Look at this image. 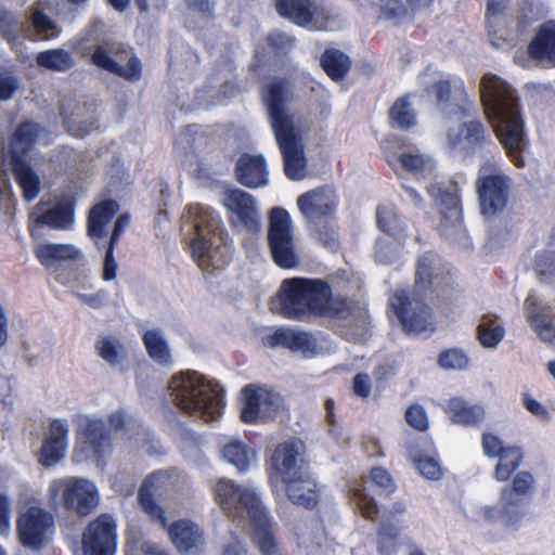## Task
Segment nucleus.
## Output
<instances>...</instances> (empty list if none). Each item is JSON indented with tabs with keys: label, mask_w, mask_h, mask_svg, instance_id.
I'll list each match as a JSON object with an SVG mask.
<instances>
[{
	"label": "nucleus",
	"mask_w": 555,
	"mask_h": 555,
	"mask_svg": "<svg viewBox=\"0 0 555 555\" xmlns=\"http://www.w3.org/2000/svg\"><path fill=\"white\" fill-rule=\"evenodd\" d=\"M17 87L16 78L0 68V101L11 99Z\"/></svg>",
	"instance_id": "60"
},
{
	"label": "nucleus",
	"mask_w": 555,
	"mask_h": 555,
	"mask_svg": "<svg viewBox=\"0 0 555 555\" xmlns=\"http://www.w3.org/2000/svg\"><path fill=\"white\" fill-rule=\"evenodd\" d=\"M41 128L37 122L22 121L10 138V156L22 155L23 158L33 150Z\"/></svg>",
	"instance_id": "34"
},
{
	"label": "nucleus",
	"mask_w": 555,
	"mask_h": 555,
	"mask_svg": "<svg viewBox=\"0 0 555 555\" xmlns=\"http://www.w3.org/2000/svg\"><path fill=\"white\" fill-rule=\"evenodd\" d=\"M263 341L270 348L282 347L293 352H308L315 349V343L309 333L284 326L267 335Z\"/></svg>",
	"instance_id": "29"
},
{
	"label": "nucleus",
	"mask_w": 555,
	"mask_h": 555,
	"mask_svg": "<svg viewBox=\"0 0 555 555\" xmlns=\"http://www.w3.org/2000/svg\"><path fill=\"white\" fill-rule=\"evenodd\" d=\"M95 350L99 357L113 366L120 363L126 357L124 345L112 336L99 339L95 344Z\"/></svg>",
	"instance_id": "49"
},
{
	"label": "nucleus",
	"mask_w": 555,
	"mask_h": 555,
	"mask_svg": "<svg viewBox=\"0 0 555 555\" xmlns=\"http://www.w3.org/2000/svg\"><path fill=\"white\" fill-rule=\"evenodd\" d=\"M453 423L463 426H476L485 417V410L479 404H469L462 398H451L447 409Z\"/></svg>",
	"instance_id": "35"
},
{
	"label": "nucleus",
	"mask_w": 555,
	"mask_h": 555,
	"mask_svg": "<svg viewBox=\"0 0 555 555\" xmlns=\"http://www.w3.org/2000/svg\"><path fill=\"white\" fill-rule=\"evenodd\" d=\"M236 181L246 188L257 189L269 182L266 158L261 155L243 153L234 167Z\"/></svg>",
	"instance_id": "27"
},
{
	"label": "nucleus",
	"mask_w": 555,
	"mask_h": 555,
	"mask_svg": "<svg viewBox=\"0 0 555 555\" xmlns=\"http://www.w3.org/2000/svg\"><path fill=\"white\" fill-rule=\"evenodd\" d=\"M349 498L366 520L375 521L379 514V507L375 499L367 492L363 481H353L349 486Z\"/></svg>",
	"instance_id": "40"
},
{
	"label": "nucleus",
	"mask_w": 555,
	"mask_h": 555,
	"mask_svg": "<svg viewBox=\"0 0 555 555\" xmlns=\"http://www.w3.org/2000/svg\"><path fill=\"white\" fill-rule=\"evenodd\" d=\"M337 205L335 191L326 186L308 191L297 198V206L308 221L334 218Z\"/></svg>",
	"instance_id": "24"
},
{
	"label": "nucleus",
	"mask_w": 555,
	"mask_h": 555,
	"mask_svg": "<svg viewBox=\"0 0 555 555\" xmlns=\"http://www.w3.org/2000/svg\"><path fill=\"white\" fill-rule=\"evenodd\" d=\"M427 91L434 93L437 104L443 108H452L455 114L466 116L468 96L464 80L459 76L449 75L431 83Z\"/></svg>",
	"instance_id": "21"
},
{
	"label": "nucleus",
	"mask_w": 555,
	"mask_h": 555,
	"mask_svg": "<svg viewBox=\"0 0 555 555\" xmlns=\"http://www.w3.org/2000/svg\"><path fill=\"white\" fill-rule=\"evenodd\" d=\"M401 167L417 177H426L435 169L433 159L420 153H401L398 157Z\"/></svg>",
	"instance_id": "48"
},
{
	"label": "nucleus",
	"mask_w": 555,
	"mask_h": 555,
	"mask_svg": "<svg viewBox=\"0 0 555 555\" xmlns=\"http://www.w3.org/2000/svg\"><path fill=\"white\" fill-rule=\"evenodd\" d=\"M222 456L238 472H246L249 468L251 460L255 457V451L248 444L233 439L222 447Z\"/></svg>",
	"instance_id": "42"
},
{
	"label": "nucleus",
	"mask_w": 555,
	"mask_h": 555,
	"mask_svg": "<svg viewBox=\"0 0 555 555\" xmlns=\"http://www.w3.org/2000/svg\"><path fill=\"white\" fill-rule=\"evenodd\" d=\"M127 53V49L117 42L105 41L92 48L90 53V62L99 69L114 74L130 82H137L142 77V64L140 59L132 54L126 66L120 65L117 60H122V54Z\"/></svg>",
	"instance_id": "11"
},
{
	"label": "nucleus",
	"mask_w": 555,
	"mask_h": 555,
	"mask_svg": "<svg viewBox=\"0 0 555 555\" xmlns=\"http://www.w3.org/2000/svg\"><path fill=\"white\" fill-rule=\"evenodd\" d=\"M437 362L444 370H464L468 366L469 358L460 348H449L439 353Z\"/></svg>",
	"instance_id": "53"
},
{
	"label": "nucleus",
	"mask_w": 555,
	"mask_h": 555,
	"mask_svg": "<svg viewBox=\"0 0 555 555\" xmlns=\"http://www.w3.org/2000/svg\"><path fill=\"white\" fill-rule=\"evenodd\" d=\"M320 64L326 75L335 82L344 80L351 68L350 57L334 48L326 49L322 53Z\"/></svg>",
	"instance_id": "38"
},
{
	"label": "nucleus",
	"mask_w": 555,
	"mask_h": 555,
	"mask_svg": "<svg viewBox=\"0 0 555 555\" xmlns=\"http://www.w3.org/2000/svg\"><path fill=\"white\" fill-rule=\"evenodd\" d=\"M186 210L193 218L196 233L190 244L194 261L208 273L222 270L231 260V250L222 242L220 216L210 207L199 204H191Z\"/></svg>",
	"instance_id": "7"
},
{
	"label": "nucleus",
	"mask_w": 555,
	"mask_h": 555,
	"mask_svg": "<svg viewBox=\"0 0 555 555\" xmlns=\"http://www.w3.org/2000/svg\"><path fill=\"white\" fill-rule=\"evenodd\" d=\"M400 535L399 528L389 522L383 521L378 528V553L379 555H390L396 551Z\"/></svg>",
	"instance_id": "51"
},
{
	"label": "nucleus",
	"mask_w": 555,
	"mask_h": 555,
	"mask_svg": "<svg viewBox=\"0 0 555 555\" xmlns=\"http://www.w3.org/2000/svg\"><path fill=\"white\" fill-rule=\"evenodd\" d=\"M406 424L416 431L424 433L429 428V420L425 409L418 404H411L404 413Z\"/></svg>",
	"instance_id": "55"
},
{
	"label": "nucleus",
	"mask_w": 555,
	"mask_h": 555,
	"mask_svg": "<svg viewBox=\"0 0 555 555\" xmlns=\"http://www.w3.org/2000/svg\"><path fill=\"white\" fill-rule=\"evenodd\" d=\"M428 193L439 199L441 214L444 219L460 221L462 219V204L457 189H446L437 184L428 188Z\"/></svg>",
	"instance_id": "37"
},
{
	"label": "nucleus",
	"mask_w": 555,
	"mask_h": 555,
	"mask_svg": "<svg viewBox=\"0 0 555 555\" xmlns=\"http://www.w3.org/2000/svg\"><path fill=\"white\" fill-rule=\"evenodd\" d=\"M16 532L24 547L40 551L52 539L54 518L49 512L30 506L17 518Z\"/></svg>",
	"instance_id": "12"
},
{
	"label": "nucleus",
	"mask_w": 555,
	"mask_h": 555,
	"mask_svg": "<svg viewBox=\"0 0 555 555\" xmlns=\"http://www.w3.org/2000/svg\"><path fill=\"white\" fill-rule=\"evenodd\" d=\"M480 214L486 218L495 217L504 211L508 204L511 179L490 162L479 169L476 179Z\"/></svg>",
	"instance_id": "9"
},
{
	"label": "nucleus",
	"mask_w": 555,
	"mask_h": 555,
	"mask_svg": "<svg viewBox=\"0 0 555 555\" xmlns=\"http://www.w3.org/2000/svg\"><path fill=\"white\" fill-rule=\"evenodd\" d=\"M506 9L505 0H488L487 10H486V18H487V33L490 39L491 44L494 48H503L506 43L505 38L499 37L498 31L494 28L495 18L503 14Z\"/></svg>",
	"instance_id": "50"
},
{
	"label": "nucleus",
	"mask_w": 555,
	"mask_h": 555,
	"mask_svg": "<svg viewBox=\"0 0 555 555\" xmlns=\"http://www.w3.org/2000/svg\"><path fill=\"white\" fill-rule=\"evenodd\" d=\"M175 405L189 416L205 423L217 421L224 409V391L218 383L207 380L194 371L176 374L169 382Z\"/></svg>",
	"instance_id": "6"
},
{
	"label": "nucleus",
	"mask_w": 555,
	"mask_h": 555,
	"mask_svg": "<svg viewBox=\"0 0 555 555\" xmlns=\"http://www.w3.org/2000/svg\"><path fill=\"white\" fill-rule=\"evenodd\" d=\"M533 268L540 282H553L555 280V253L550 250L538 251Z\"/></svg>",
	"instance_id": "52"
},
{
	"label": "nucleus",
	"mask_w": 555,
	"mask_h": 555,
	"mask_svg": "<svg viewBox=\"0 0 555 555\" xmlns=\"http://www.w3.org/2000/svg\"><path fill=\"white\" fill-rule=\"evenodd\" d=\"M295 42V37L275 29L266 36L263 51L273 57L282 59L291 53Z\"/></svg>",
	"instance_id": "45"
},
{
	"label": "nucleus",
	"mask_w": 555,
	"mask_h": 555,
	"mask_svg": "<svg viewBox=\"0 0 555 555\" xmlns=\"http://www.w3.org/2000/svg\"><path fill=\"white\" fill-rule=\"evenodd\" d=\"M44 205L46 203L40 201L30 212L29 219L34 225L57 230H67L73 225L75 203L72 199H63L47 210H43Z\"/></svg>",
	"instance_id": "26"
},
{
	"label": "nucleus",
	"mask_w": 555,
	"mask_h": 555,
	"mask_svg": "<svg viewBox=\"0 0 555 555\" xmlns=\"http://www.w3.org/2000/svg\"><path fill=\"white\" fill-rule=\"evenodd\" d=\"M279 486L282 487L287 500L296 506L312 511L320 502L321 489L308 468L286 478Z\"/></svg>",
	"instance_id": "19"
},
{
	"label": "nucleus",
	"mask_w": 555,
	"mask_h": 555,
	"mask_svg": "<svg viewBox=\"0 0 555 555\" xmlns=\"http://www.w3.org/2000/svg\"><path fill=\"white\" fill-rule=\"evenodd\" d=\"M372 390V383L370 376L365 373H358L354 375L352 379V391L353 393L361 398H369Z\"/></svg>",
	"instance_id": "61"
},
{
	"label": "nucleus",
	"mask_w": 555,
	"mask_h": 555,
	"mask_svg": "<svg viewBox=\"0 0 555 555\" xmlns=\"http://www.w3.org/2000/svg\"><path fill=\"white\" fill-rule=\"evenodd\" d=\"M267 238L272 260L279 268L294 269L299 264L292 219L286 209L282 207L271 209Z\"/></svg>",
	"instance_id": "10"
},
{
	"label": "nucleus",
	"mask_w": 555,
	"mask_h": 555,
	"mask_svg": "<svg viewBox=\"0 0 555 555\" xmlns=\"http://www.w3.org/2000/svg\"><path fill=\"white\" fill-rule=\"evenodd\" d=\"M10 166L15 182L22 190L24 201L33 202L38 197L41 190L39 175L22 155H11Z\"/></svg>",
	"instance_id": "30"
},
{
	"label": "nucleus",
	"mask_w": 555,
	"mask_h": 555,
	"mask_svg": "<svg viewBox=\"0 0 555 555\" xmlns=\"http://www.w3.org/2000/svg\"><path fill=\"white\" fill-rule=\"evenodd\" d=\"M31 22L34 27L39 34L48 36L50 31L55 28V24L52 20L42 11L36 10L33 13Z\"/></svg>",
	"instance_id": "62"
},
{
	"label": "nucleus",
	"mask_w": 555,
	"mask_h": 555,
	"mask_svg": "<svg viewBox=\"0 0 555 555\" xmlns=\"http://www.w3.org/2000/svg\"><path fill=\"white\" fill-rule=\"evenodd\" d=\"M142 341L149 357L162 366H170L173 363L171 350L167 340L158 330H147L142 335Z\"/></svg>",
	"instance_id": "39"
},
{
	"label": "nucleus",
	"mask_w": 555,
	"mask_h": 555,
	"mask_svg": "<svg viewBox=\"0 0 555 555\" xmlns=\"http://www.w3.org/2000/svg\"><path fill=\"white\" fill-rule=\"evenodd\" d=\"M68 424L65 420L54 418L38 453V462L44 467L57 464L66 454L68 444Z\"/></svg>",
	"instance_id": "25"
},
{
	"label": "nucleus",
	"mask_w": 555,
	"mask_h": 555,
	"mask_svg": "<svg viewBox=\"0 0 555 555\" xmlns=\"http://www.w3.org/2000/svg\"><path fill=\"white\" fill-rule=\"evenodd\" d=\"M10 530V504L4 495L0 494V534L7 535Z\"/></svg>",
	"instance_id": "63"
},
{
	"label": "nucleus",
	"mask_w": 555,
	"mask_h": 555,
	"mask_svg": "<svg viewBox=\"0 0 555 555\" xmlns=\"http://www.w3.org/2000/svg\"><path fill=\"white\" fill-rule=\"evenodd\" d=\"M243 406L241 420L245 424H257L274 416L279 404L273 395L260 391L255 385H246L242 389Z\"/></svg>",
	"instance_id": "20"
},
{
	"label": "nucleus",
	"mask_w": 555,
	"mask_h": 555,
	"mask_svg": "<svg viewBox=\"0 0 555 555\" xmlns=\"http://www.w3.org/2000/svg\"><path fill=\"white\" fill-rule=\"evenodd\" d=\"M417 472L426 479L439 480L443 473L438 460L426 454H420L413 459Z\"/></svg>",
	"instance_id": "54"
},
{
	"label": "nucleus",
	"mask_w": 555,
	"mask_h": 555,
	"mask_svg": "<svg viewBox=\"0 0 555 555\" xmlns=\"http://www.w3.org/2000/svg\"><path fill=\"white\" fill-rule=\"evenodd\" d=\"M464 141L469 147H482L492 143L491 134L479 119L465 121L460 126V132L453 144Z\"/></svg>",
	"instance_id": "41"
},
{
	"label": "nucleus",
	"mask_w": 555,
	"mask_h": 555,
	"mask_svg": "<svg viewBox=\"0 0 555 555\" xmlns=\"http://www.w3.org/2000/svg\"><path fill=\"white\" fill-rule=\"evenodd\" d=\"M115 248V245L107 244L102 272V279L104 281H112L116 278L118 266L114 257Z\"/></svg>",
	"instance_id": "59"
},
{
	"label": "nucleus",
	"mask_w": 555,
	"mask_h": 555,
	"mask_svg": "<svg viewBox=\"0 0 555 555\" xmlns=\"http://www.w3.org/2000/svg\"><path fill=\"white\" fill-rule=\"evenodd\" d=\"M221 203L228 210L233 225H241L251 233L259 232L260 220L251 194L238 188H230L222 193Z\"/></svg>",
	"instance_id": "16"
},
{
	"label": "nucleus",
	"mask_w": 555,
	"mask_h": 555,
	"mask_svg": "<svg viewBox=\"0 0 555 555\" xmlns=\"http://www.w3.org/2000/svg\"><path fill=\"white\" fill-rule=\"evenodd\" d=\"M504 336L505 328L496 314L486 313L481 317L476 328V337L483 348H495Z\"/></svg>",
	"instance_id": "36"
},
{
	"label": "nucleus",
	"mask_w": 555,
	"mask_h": 555,
	"mask_svg": "<svg viewBox=\"0 0 555 555\" xmlns=\"http://www.w3.org/2000/svg\"><path fill=\"white\" fill-rule=\"evenodd\" d=\"M168 479L169 476L166 472H155L149 475L139 489V503L153 521H157L167 530L169 539L178 552L184 554L198 552L204 545V532L199 526L190 519H178L168 525L164 508L154 500V494L160 492Z\"/></svg>",
	"instance_id": "8"
},
{
	"label": "nucleus",
	"mask_w": 555,
	"mask_h": 555,
	"mask_svg": "<svg viewBox=\"0 0 555 555\" xmlns=\"http://www.w3.org/2000/svg\"><path fill=\"white\" fill-rule=\"evenodd\" d=\"M65 509L79 516L89 515L98 505L99 494L95 485L83 478H67L60 481Z\"/></svg>",
	"instance_id": "18"
},
{
	"label": "nucleus",
	"mask_w": 555,
	"mask_h": 555,
	"mask_svg": "<svg viewBox=\"0 0 555 555\" xmlns=\"http://www.w3.org/2000/svg\"><path fill=\"white\" fill-rule=\"evenodd\" d=\"M83 555H115L117 524L109 514H101L91 520L82 532Z\"/></svg>",
	"instance_id": "14"
},
{
	"label": "nucleus",
	"mask_w": 555,
	"mask_h": 555,
	"mask_svg": "<svg viewBox=\"0 0 555 555\" xmlns=\"http://www.w3.org/2000/svg\"><path fill=\"white\" fill-rule=\"evenodd\" d=\"M78 444L86 459L101 462L112 447L109 430L101 420H88L78 431Z\"/></svg>",
	"instance_id": "22"
},
{
	"label": "nucleus",
	"mask_w": 555,
	"mask_h": 555,
	"mask_svg": "<svg viewBox=\"0 0 555 555\" xmlns=\"http://www.w3.org/2000/svg\"><path fill=\"white\" fill-rule=\"evenodd\" d=\"M279 314L284 319L308 322L318 318L347 319L352 304L345 296H333L328 282L302 276L282 281L278 292Z\"/></svg>",
	"instance_id": "3"
},
{
	"label": "nucleus",
	"mask_w": 555,
	"mask_h": 555,
	"mask_svg": "<svg viewBox=\"0 0 555 555\" xmlns=\"http://www.w3.org/2000/svg\"><path fill=\"white\" fill-rule=\"evenodd\" d=\"M455 289L451 268L439 254L428 250L418 256L412 295L404 289L396 291L389 306L408 334H420L428 330L431 310L425 302L449 296Z\"/></svg>",
	"instance_id": "1"
},
{
	"label": "nucleus",
	"mask_w": 555,
	"mask_h": 555,
	"mask_svg": "<svg viewBox=\"0 0 555 555\" xmlns=\"http://www.w3.org/2000/svg\"><path fill=\"white\" fill-rule=\"evenodd\" d=\"M392 127L408 130L416 125V114L411 106L408 94L398 98L388 111Z\"/></svg>",
	"instance_id": "43"
},
{
	"label": "nucleus",
	"mask_w": 555,
	"mask_h": 555,
	"mask_svg": "<svg viewBox=\"0 0 555 555\" xmlns=\"http://www.w3.org/2000/svg\"><path fill=\"white\" fill-rule=\"evenodd\" d=\"M380 12L386 20H400L409 14V8L402 0H380Z\"/></svg>",
	"instance_id": "56"
},
{
	"label": "nucleus",
	"mask_w": 555,
	"mask_h": 555,
	"mask_svg": "<svg viewBox=\"0 0 555 555\" xmlns=\"http://www.w3.org/2000/svg\"><path fill=\"white\" fill-rule=\"evenodd\" d=\"M534 487V478L531 473L518 472L511 486L503 488L501 492L502 516L506 526H517L525 515L526 499L530 496Z\"/></svg>",
	"instance_id": "15"
},
{
	"label": "nucleus",
	"mask_w": 555,
	"mask_h": 555,
	"mask_svg": "<svg viewBox=\"0 0 555 555\" xmlns=\"http://www.w3.org/2000/svg\"><path fill=\"white\" fill-rule=\"evenodd\" d=\"M521 402L524 408L533 416L543 422L550 421L551 415L547 409L542 403L533 399L529 393L522 395Z\"/></svg>",
	"instance_id": "58"
},
{
	"label": "nucleus",
	"mask_w": 555,
	"mask_h": 555,
	"mask_svg": "<svg viewBox=\"0 0 555 555\" xmlns=\"http://www.w3.org/2000/svg\"><path fill=\"white\" fill-rule=\"evenodd\" d=\"M377 227L384 233L397 236L404 231L402 219L392 205H379L376 209Z\"/></svg>",
	"instance_id": "46"
},
{
	"label": "nucleus",
	"mask_w": 555,
	"mask_h": 555,
	"mask_svg": "<svg viewBox=\"0 0 555 555\" xmlns=\"http://www.w3.org/2000/svg\"><path fill=\"white\" fill-rule=\"evenodd\" d=\"M483 454L489 459H498L493 477L498 481H507L517 470L524 459V452L517 446H504L503 441L491 433H483L481 437Z\"/></svg>",
	"instance_id": "17"
},
{
	"label": "nucleus",
	"mask_w": 555,
	"mask_h": 555,
	"mask_svg": "<svg viewBox=\"0 0 555 555\" xmlns=\"http://www.w3.org/2000/svg\"><path fill=\"white\" fill-rule=\"evenodd\" d=\"M293 96L291 81L279 77L269 82L262 92L271 126L284 160V173L289 180L305 177L306 157L295 132L294 124L286 114V104Z\"/></svg>",
	"instance_id": "5"
},
{
	"label": "nucleus",
	"mask_w": 555,
	"mask_h": 555,
	"mask_svg": "<svg viewBox=\"0 0 555 555\" xmlns=\"http://www.w3.org/2000/svg\"><path fill=\"white\" fill-rule=\"evenodd\" d=\"M304 449L302 442L297 439H289L275 446L267 461L271 486L278 487L281 481L308 468Z\"/></svg>",
	"instance_id": "13"
},
{
	"label": "nucleus",
	"mask_w": 555,
	"mask_h": 555,
	"mask_svg": "<svg viewBox=\"0 0 555 555\" xmlns=\"http://www.w3.org/2000/svg\"><path fill=\"white\" fill-rule=\"evenodd\" d=\"M129 216L127 214L118 216V218L115 221L113 232L111 234L108 244L111 245H117L118 241L121 236V234L125 231V228L129 224Z\"/></svg>",
	"instance_id": "64"
},
{
	"label": "nucleus",
	"mask_w": 555,
	"mask_h": 555,
	"mask_svg": "<svg viewBox=\"0 0 555 555\" xmlns=\"http://www.w3.org/2000/svg\"><path fill=\"white\" fill-rule=\"evenodd\" d=\"M309 228L317 240L332 250L339 247L338 227L334 218L309 220Z\"/></svg>",
	"instance_id": "44"
},
{
	"label": "nucleus",
	"mask_w": 555,
	"mask_h": 555,
	"mask_svg": "<svg viewBox=\"0 0 555 555\" xmlns=\"http://www.w3.org/2000/svg\"><path fill=\"white\" fill-rule=\"evenodd\" d=\"M370 479L374 485L383 489L387 494L392 493L396 489V485L393 482L391 475L388 473L387 469L380 466H375L371 468Z\"/></svg>",
	"instance_id": "57"
},
{
	"label": "nucleus",
	"mask_w": 555,
	"mask_h": 555,
	"mask_svg": "<svg viewBox=\"0 0 555 555\" xmlns=\"http://www.w3.org/2000/svg\"><path fill=\"white\" fill-rule=\"evenodd\" d=\"M280 16L305 27L319 14L318 0H274Z\"/></svg>",
	"instance_id": "31"
},
{
	"label": "nucleus",
	"mask_w": 555,
	"mask_h": 555,
	"mask_svg": "<svg viewBox=\"0 0 555 555\" xmlns=\"http://www.w3.org/2000/svg\"><path fill=\"white\" fill-rule=\"evenodd\" d=\"M37 63L41 67L56 72H66L74 66L70 53L63 49L40 52L37 55Z\"/></svg>",
	"instance_id": "47"
},
{
	"label": "nucleus",
	"mask_w": 555,
	"mask_h": 555,
	"mask_svg": "<svg viewBox=\"0 0 555 555\" xmlns=\"http://www.w3.org/2000/svg\"><path fill=\"white\" fill-rule=\"evenodd\" d=\"M215 500L233 522L240 525L246 518L250 520L251 540L261 555H283L276 538V524L255 492L220 479L215 487Z\"/></svg>",
	"instance_id": "4"
},
{
	"label": "nucleus",
	"mask_w": 555,
	"mask_h": 555,
	"mask_svg": "<svg viewBox=\"0 0 555 555\" xmlns=\"http://www.w3.org/2000/svg\"><path fill=\"white\" fill-rule=\"evenodd\" d=\"M528 324L538 337L545 343H555V314L550 305L542 304L534 293H530L524 302Z\"/></svg>",
	"instance_id": "23"
},
{
	"label": "nucleus",
	"mask_w": 555,
	"mask_h": 555,
	"mask_svg": "<svg viewBox=\"0 0 555 555\" xmlns=\"http://www.w3.org/2000/svg\"><path fill=\"white\" fill-rule=\"evenodd\" d=\"M119 205L115 199L108 198L95 204L89 211L87 232L92 238L105 236V227L117 214Z\"/></svg>",
	"instance_id": "33"
},
{
	"label": "nucleus",
	"mask_w": 555,
	"mask_h": 555,
	"mask_svg": "<svg viewBox=\"0 0 555 555\" xmlns=\"http://www.w3.org/2000/svg\"><path fill=\"white\" fill-rule=\"evenodd\" d=\"M37 260L46 268L68 260H79L82 254L72 244L44 243L36 246L34 250Z\"/></svg>",
	"instance_id": "32"
},
{
	"label": "nucleus",
	"mask_w": 555,
	"mask_h": 555,
	"mask_svg": "<svg viewBox=\"0 0 555 555\" xmlns=\"http://www.w3.org/2000/svg\"><path fill=\"white\" fill-rule=\"evenodd\" d=\"M527 53L531 60L555 67V20H546L538 26Z\"/></svg>",
	"instance_id": "28"
},
{
	"label": "nucleus",
	"mask_w": 555,
	"mask_h": 555,
	"mask_svg": "<svg viewBox=\"0 0 555 555\" xmlns=\"http://www.w3.org/2000/svg\"><path fill=\"white\" fill-rule=\"evenodd\" d=\"M480 100L507 157L515 167L524 168L522 154L527 140L525 121L515 91L498 75L487 73L480 80Z\"/></svg>",
	"instance_id": "2"
}]
</instances>
